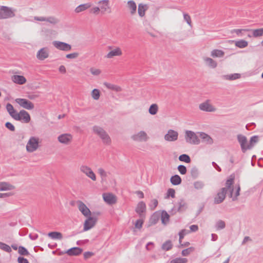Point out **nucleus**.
Returning <instances> with one entry per match:
<instances>
[{
    "label": "nucleus",
    "mask_w": 263,
    "mask_h": 263,
    "mask_svg": "<svg viewBox=\"0 0 263 263\" xmlns=\"http://www.w3.org/2000/svg\"><path fill=\"white\" fill-rule=\"evenodd\" d=\"M237 138L243 153H245L247 150L252 149L258 142V137L257 136L251 137L249 143L248 142L247 137L244 135H238Z\"/></svg>",
    "instance_id": "obj_1"
},
{
    "label": "nucleus",
    "mask_w": 263,
    "mask_h": 263,
    "mask_svg": "<svg viewBox=\"0 0 263 263\" xmlns=\"http://www.w3.org/2000/svg\"><path fill=\"white\" fill-rule=\"evenodd\" d=\"M92 130L95 134L100 137L104 143L106 144L110 143L111 139L109 136L102 127L95 125L92 127Z\"/></svg>",
    "instance_id": "obj_2"
},
{
    "label": "nucleus",
    "mask_w": 263,
    "mask_h": 263,
    "mask_svg": "<svg viewBox=\"0 0 263 263\" xmlns=\"http://www.w3.org/2000/svg\"><path fill=\"white\" fill-rule=\"evenodd\" d=\"M185 140L188 143L197 145L200 143V140L197 135L193 131L186 130Z\"/></svg>",
    "instance_id": "obj_3"
},
{
    "label": "nucleus",
    "mask_w": 263,
    "mask_h": 263,
    "mask_svg": "<svg viewBox=\"0 0 263 263\" xmlns=\"http://www.w3.org/2000/svg\"><path fill=\"white\" fill-rule=\"evenodd\" d=\"M39 138L36 137H31L27 143L26 150L29 153H32L39 147Z\"/></svg>",
    "instance_id": "obj_4"
},
{
    "label": "nucleus",
    "mask_w": 263,
    "mask_h": 263,
    "mask_svg": "<svg viewBox=\"0 0 263 263\" xmlns=\"http://www.w3.org/2000/svg\"><path fill=\"white\" fill-rule=\"evenodd\" d=\"M187 208V203L185 200L183 198L180 199L172 209L171 211L172 214H175L176 212H183L186 210Z\"/></svg>",
    "instance_id": "obj_5"
},
{
    "label": "nucleus",
    "mask_w": 263,
    "mask_h": 263,
    "mask_svg": "<svg viewBox=\"0 0 263 263\" xmlns=\"http://www.w3.org/2000/svg\"><path fill=\"white\" fill-rule=\"evenodd\" d=\"M15 10L7 6L1 7V20L11 18L15 16Z\"/></svg>",
    "instance_id": "obj_6"
},
{
    "label": "nucleus",
    "mask_w": 263,
    "mask_h": 263,
    "mask_svg": "<svg viewBox=\"0 0 263 263\" xmlns=\"http://www.w3.org/2000/svg\"><path fill=\"white\" fill-rule=\"evenodd\" d=\"M15 101L22 107L28 110L33 109L34 107V104L26 99L16 98Z\"/></svg>",
    "instance_id": "obj_7"
},
{
    "label": "nucleus",
    "mask_w": 263,
    "mask_h": 263,
    "mask_svg": "<svg viewBox=\"0 0 263 263\" xmlns=\"http://www.w3.org/2000/svg\"><path fill=\"white\" fill-rule=\"evenodd\" d=\"M80 171L84 174L87 177L90 178L93 181H96V176L92 169L87 165H82L80 167Z\"/></svg>",
    "instance_id": "obj_8"
},
{
    "label": "nucleus",
    "mask_w": 263,
    "mask_h": 263,
    "mask_svg": "<svg viewBox=\"0 0 263 263\" xmlns=\"http://www.w3.org/2000/svg\"><path fill=\"white\" fill-rule=\"evenodd\" d=\"M52 44L56 48L62 51H69L71 49V46L65 42L53 41Z\"/></svg>",
    "instance_id": "obj_9"
},
{
    "label": "nucleus",
    "mask_w": 263,
    "mask_h": 263,
    "mask_svg": "<svg viewBox=\"0 0 263 263\" xmlns=\"http://www.w3.org/2000/svg\"><path fill=\"white\" fill-rule=\"evenodd\" d=\"M131 138L135 141L141 142V141H146L148 137L147 136V134L144 131H140L137 134L133 135Z\"/></svg>",
    "instance_id": "obj_10"
},
{
    "label": "nucleus",
    "mask_w": 263,
    "mask_h": 263,
    "mask_svg": "<svg viewBox=\"0 0 263 263\" xmlns=\"http://www.w3.org/2000/svg\"><path fill=\"white\" fill-rule=\"evenodd\" d=\"M178 132L173 129H169L164 137L165 140L169 142L175 141L178 139Z\"/></svg>",
    "instance_id": "obj_11"
},
{
    "label": "nucleus",
    "mask_w": 263,
    "mask_h": 263,
    "mask_svg": "<svg viewBox=\"0 0 263 263\" xmlns=\"http://www.w3.org/2000/svg\"><path fill=\"white\" fill-rule=\"evenodd\" d=\"M227 192V188L222 187L220 191L218 192L216 197H215L214 203L219 204L222 202L226 198V195Z\"/></svg>",
    "instance_id": "obj_12"
},
{
    "label": "nucleus",
    "mask_w": 263,
    "mask_h": 263,
    "mask_svg": "<svg viewBox=\"0 0 263 263\" xmlns=\"http://www.w3.org/2000/svg\"><path fill=\"white\" fill-rule=\"evenodd\" d=\"M6 109L8 112L10 116L15 120L20 119L19 116V112H17L16 110L14 109L13 106L10 103H7L6 105Z\"/></svg>",
    "instance_id": "obj_13"
},
{
    "label": "nucleus",
    "mask_w": 263,
    "mask_h": 263,
    "mask_svg": "<svg viewBox=\"0 0 263 263\" xmlns=\"http://www.w3.org/2000/svg\"><path fill=\"white\" fill-rule=\"evenodd\" d=\"M34 20L41 22L46 21L52 25L57 24L59 22V20L54 16H49L48 17L44 16H34Z\"/></svg>",
    "instance_id": "obj_14"
},
{
    "label": "nucleus",
    "mask_w": 263,
    "mask_h": 263,
    "mask_svg": "<svg viewBox=\"0 0 263 263\" xmlns=\"http://www.w3.org/2000/svg\"><path fill=\"white\" fill-rule=\"evenodd\" d=\"M209 100L201 103L199 108L201 110L206 111V112H214L216 110V108L209 103Z\"/></svg>",
    "instance_id": "obj_15"
},
{
    "label": "nucleus",
    "mask_w": 263,
    "mask_h": 263,
    "mask_svg": "<svg viewBox=\"0 0 263 263\" xmlns=\"http://www.w3.org/2000/svg\"><path fill=\"white\" fill-rule=\"evenodd\" d=\"M97 219L96 218L89 216L84 224V231H86L91 229L96 224Z\"/></svg>",
    "instance_id": "obj_16"
},
{
    "label": "nucleus",
    "mask_w": 263,
    "mask_h": 263,
    "mask_svg": "<svg viewBox=\"0 0 263 263\" xmlns=\"http://www.w3.org/2000/svg\"><path fill=\"white\" fill-rule=\"evenodd\" d=\"M77 203L79 210L84 216L88 217L90 215L91 212L90 210L82 201H78Z\"/></svg>",
    "instance_id": "obj_17"
},
{
    "label": "nucleus",
    "mask_w": 263,
    "mask_h": 263,
    "mask_svg": "<svg viewBox=\"0 0 263 263\" xmlns=\"http://www.w3.org/2000/svg\"><path fill=\"white\" fill-rule=\"evenodd\" d=\"M58 139L59 142L64 144H68L71 141L72 136L70 134H63L60 135Z\"/></svg>",
    "instance_id": "obj_18"
},
{
    "label": "nucleus",
    "mask_w": 263,
    "mask_h": 263,
    "mask_svg": "<svg viewBox=\"0 0 263 263\" xmlns=\"http://www.w3.org/2000/svg\"><path fill=\"white\" fill-rule=\"evenodd\" d=\"M19 116L20 117V119L17 120V121H20L23 123H28L30 121V116L29 113L26 110L23 109L20 110L19 112Z\"/></svg>",
    "instance_id": "obj_19"
},
{
    "label": "nucleus",
    "mask_w": 263,
    "mask_h": 263,
    "mask_svg": "<svg viewBox=\"0 0 263 263\" xmlns=\"http://www.w3.org/2000/svg\"><path fill=\"white\" fill-rule=\"evenodd\" d=\"M122 54V51L120 47H116L115 48L109 51L105 57L108 59H111L116 56H121Z\"/></svg>",
    "instance_id": "obj_20"
},
{
    "label": "nucleus",
    "mask_w": 263,
    "mask_h": 263,
    "mask_svg": "<svg viewBox=\"0 0 263 263\" xmlns=\"http://www.w3.org/2000/svg\"><path fill=\"white\" fill-rule=\"evenodd\" d=\"M103 199L104 201L109 204H112L116 202V197L112 194H103Z\"/></svg>",
    "instance_id": "obj_21"
},
{
    "label": "nucleus",
    "mask_w": 263,
    "mask_h": 263,
    "mask_svg": "<svg viewBox=\"0 0 263 263\" xmlns=\"http://www.w3.org/2000/svg\"><path fill=\"white\" fill-rule=\"evenodd\" d=\"M234 177L231 176V177L228 179L226 182V187L227 188V191H229V197L230 198L232 197L233 193V187H232L231 186L234 183Z\"/></svg>",
    "instance_id": "obj_22"
},
{
    "label": "nucleus",
    "mask_w": 263,
    "mask_h": 263,
    "mask_svg": "<svg viewBox=\"0 0 263 263\" xmlns=\"http://www.w3.org/2000/svg\"><path fill=\"white\" fill-rule=\"evenodd\" d=\"M146 211V204L143 201L139 202L136 208V212L140 217H142V214Z\"/></svg>",
    "instance_id": "obj_23"
},
{
    "label": "nucleus",
    "mask_w": 263,
    "mask_h": 263,
    "mask_svg": "<svg viewBox=\"0 0 263 263\" xmlns=\"http://www.w3.org/2000/svg\"><path fill=\"white\" fill-rule=\"evenodd\" d=\"M48 51L46 48H43L39 50L36 57L40 60H44L48 57Z\"/></svg>",
    "instance_id": "obj_24"
},
{
    "label": "nucleus",
    "mask_w": 263,
    "mask_h": 263,
    "mask_svg": "<svg viewBox=\"0 0 263 263\" xmlns=\"http://www.w3.org/2000/svg\"><path fill=\"white\" fill-rule=\"evenodd\" d=\"M83 250L79 247H73L68 250L66 253L69 256H77L82 253Z\"/></svg>",
    "instance_id": "obj_25"
},
{
    "label": "nucleus",
    "mask_w": 263,
    "mask_h": 263,
    "mask_svg": "<svg viewBox=\"0 0 263 263\" xmlns=\"http://www.w3.org/2000/svg\"><path fill=\"white\" fill-rule=\"evenodd\" d=\"M200 134V137L203 142L206 144H212L213 143L212 138L208 134L205 133L201 132Z\"/></svg>",
    "instance_id": "obj_26"
},
{
    "label": "nucleus",
    "mask_w": 263,
    "mask_h": 263,
    "mask_svg": "<svg viewBox=\"0 0 263 263\" xmlns=\"http://www.w3.org/2000/svg\"><path fill=\"white\" fill-rule=\"evenodd\" d=\"M12 81L16 84L22 85L26 83V79L23 76L14 75L12 77Z\"/></svg>",
    "instance_id": "obj_27"
},
{
    "label": "nucleus",
    "mask_w": 263,
    "mask_h": 263,
    "mask_svg": "<svg viewBox=\"0 0 263 263\" xmlns=\"http://www.w3.org/2000/svg\"><path fill=\"white\" fill-rule=\"evenodd\" d=\"M109 0H102L98 2V4L100 5V10H101L102 13H104L107 11L108 9H109Z\"/></svg>",
    "instance_id": "obj_28"
},
{
    "label": "nucleus",
    "mask_w": 263,
    "mask_h": 263,
    "mask_svg": "<svg viewBox=\"0 0 263 263\" xmlns=\"http://www.w3.org/2000/svg\"><path fill=\"white\" fill-rule=\"evenodd\" d=\"M91 6V4L89 3H85L83 4L80 5L78 7H77L74 10V12L77 13H79L81 12H83L87 10V9L90 8Z\"/></svg>",
    "instance_id": "obj_29"
},
{
    "label": "nucleus",
    "mask_w": 263,
    "mask_h": 263,
    "mask_svg": "<svg viewBox=\"0 0 263 263\" xmlns=\"http://www.w3.org/2000/svg\"><path fill=\"white\" fill-rule=\"evenodd\" d=\"M15 187L13 185L6 182H0V191H8L14 189Z\"/></svg>",
    "instance_id": "obj_30"
},
{
    "label": "nucleus",
    "mask_w": 263,
    "mask_h": 263,
    "mask_svg": "<svg viewBox=\"0 0 263 263\" xmlns=\"http://www.w3.org/2000/svg\"><path fill=\"white\" fill-rule=\"evenodd\" d=\"M104 85L105 86V87L107 88L108 89L112 90L116 92H120L122 91L121 87L116 85H114L107 82H104Z\"/></svg>",
    "instance_id": "obj_31"
},
{
    "label": "nucleus",
    "mask_w": 263,
    "mask_h": 263,
    "mask_svg": "<svg viewBox=\"0 0 263 263\" xmlns=\"http://www.w3.org/2000/svg\"><path fill=\"white\" fill-rule=\"evenodd\" d=\"M127 6L130 10L131 15L135 14L137 10V6L135 2L134 1H129L127 2Z\"/></svg>",
    "instance_id": "obj_32"
},
{
    "label": "nucleus",
    "mask_w": 263,
    "mask_h": 263,
    "mask_svg": "<svg viewBox=\"0 0 263 263\" xmlns=\"http://www.w3.org/2000/svg\"><path fill=\"white\" fill-rule=\"evenodd\" d=\"M148 9V6L146 5L140 4L138 6V12L140 17H143L145 15V13Z\"/></svg>",
    "instance_id": "obj_33"
},
{
    "label": "nucleus",
    "mask_w": 263,
    "mask_h": 263,
    "mask_svg": "<svg viewBox=\"0 0 263 263\" xmlns=\"http://www.w3.org/2000/svg\"><path fill=\"white\" fill-rule=\"evenodd\" d=\"M161 219L162 223L166 225L170 220V215L166 211L163 210L161 212Z\"/></svg>",
    "instance_id": "obj_34"
},
{
    "label": "nucleus",
    "mask_w": 263,
    "mask_h": 263,
    "mask_svg": "<svg viewBox=\"0 0 263 263\" xmlns=\"http://www.w3.org/2000/svg\"><path fill=\"white\" fill-rule=\"evenodd\" d=\"M181 178L178 175H175L171 177L170 181L173 185H178L181 183Z\"/></svg>",
    "instance_id": "obj_35"
},
{
    "label": "nucleus",
    "mask_w": 263,
    "mask_h": 263,
    "mask_svg": "<svg viewBox=\"0 0 263 263\" xmlns=\"http://www.w3.org/2000/svg\"><path fill=\"white\" fill-rule=\"evenodd\" d=\"M49 237L53 239L61 240L63 236L61 233L58 232H51L48 234Z\"/></svg>",
    "instance_id": "obj_36"
},
{
    "label": "nucleus",
    "mask_w": 263,
    "mask_h": 263,
    "mask_svg": "<svg viewBox=\"0 0 263 263\" xmlns=\"http://www.w3.org/2000/svg\"><path fill=\"white\" fill-rule=\"evenodd\" d=\"M224 55V51L219 49H214L211 52V56L213 58H221Z\"/></svg>",
    "instance_id": "obj_37"
},
{
    "label": "nucleus",
    "mask_w": 263,
    "mask_h": 263,
    "mask_svg": "<svg viewBox=\"0 0 263 263\" xmlns=\"http://www.w3.org/2000/svg\"><path fill=\"white\" fill-rule=\"evenodd\" d=\"M204 60L209 67L212 68H214L217 67V62L212 59L210 58H205Z\"/></svg>",
    "instance_id": "obj_38"
},
{
    "label": "nucleus",
    "mask_w": 263,
    "mask_h": 263,
    "mask_svg": "<svg viewBox=\"0 0 263 263\" xmlns=\"http://www.w3.org/2000/svg\"><path fill=\"white\" fill-rule=\"evenodd\" d=\"M235 45L236 47L243 48L246 47L248 45V42L243 40H240L235 41Z\"/></svg>",
    "instance_id": "obj_39"
},
{
    "label": "nucleus",
    "mask_w": 263,
    "mask_h": 263,
    "mask_svg": "<svg viewBox=\"0 0 263 263\" xmlns=\"http://www.w3.org/2000/svg\"><path fill=\"white\" fill-rule=\"evenodd\" d=\"M252 32V36L254 37L261 36L263 35V28L253 29L250 31Z\"/></svg>",
    "instance_id": "obj_40"
},
{
    "label": "nucleus",
    "mask_w": 263,
    "mask_h": 263,
    "mask_svg": "<svg viewBox=\"0 0 263 263\" xmlns=\"http://www.w3.org/2000/svg\"><path fill=\"white\" fill-rule=\"evenodd\" d=\"M158 111V106L157 104H152L148 109L149 113L152 115H155Z\"/></svg>",
    "instance_id": "obj_41"
},
{
    "label": "nucleus",
    "mask_w": 263,
    "mask_h": 263,
    "mask_svg": "<svg viewBox=\"0 0 263 263\" xmlns=\"http://www.w3.org/2000/svg\"><path fill=\"white\" fill-rule=\"evenodd\" d=\"M251 29H235L232 30V33H235L238 36H242L243 35V32H248L250 31Z\"/></svg>",
    "instance_id": "obj_42"
},
{
    "label": "nucleus",
    "mask_w": 263,
    "mask_h": 263,
    "mask_svg": "<svg viewBox=\"0 0 263 263\" xmlns=\"http://www.w3.org/2000/svg\"><path fill=\"white\" fill-rule=\"evenodd\" d=\"M223 77L228 80H234L239 79L240 77V74L234 73L229 75H224Z\"/></svg>",
    "instance_id": "obj_43"
},
{
    "label": "nucleus",
    "mask_w": 263,
    "mask_h": 263,
    "mask_svg": "<svg viewBox=\"0 0 263 263\" xmlns=\"http://www.w3.org/2000/svg\"><path fill=\"white\" fill-rule=\"evenodd\" d=\"M179 160L180 161L184 162L185 163H190L191 161L190 156L187 154H182L179 156Z\"/></svg>",
    "instance_id": "obj_44"
},
{
    "label": "nucleus",
    "mask_w": 263,
    "mask_h": 263,
    "mask_svg": "<svg viewBox=\"0 0 263 263\" xmlns=\"http://www.w3.org/2000/svg\"><path fill=\"white\" fill-rule=\"evenodd\" d=\"M173 245L171 240L165 241L162 246V249L165 251H168L172 248Z\"/></svg>",
    "instance_id": "obj_45"
},
{
    "label": "nucleus",
    "mask_w": 263,
    "mask_h": 263,
    "mask_svg": "<svg viewBox=\"0 0 263 263\" xmlns=\"http://www.w3.org/2000/svg\"><path fill=\"white\" fill-rule=\"evenodd\" d=\"M0 249L8 252L10 253L12 250L11 248L8 245L0 241Z\"/></svg>",
    "instance_id": "obj_46"
},
{
    "label": "nucleus",
    "mask_w": 263,
    "mask_h": 263,
    "mask_svg": "<svg viewBox=\"0 0 263 263\" xmlns=\"http://www.w3.org/2000/svg\"><path fill=\"white\" fill-rule=\"evenodd\" d=\"M159 219V215L158 214L155 213H154L150 218V222L152 224H155L157 223Z\"/></svg>",
    "instance_id": "obj_47"
},
{
    "label": "nucleus",
    "mask_w": 263,
    "mask_h": 263,
    "mask_svg": "<svg viewBox=\"0 0 263 263\" xmlns=\"http://www.w3.org/2000/svg\"><path fill=\"white\" fill-rule=\"evenodd\" d=\"M215 227L217 230L223 229L226 227V223L224 221L219 220L216 222Z\"/></svg>",
    "instance_id": "obj_48"
},
{
    "label": "nucleus",
    "mask_w": 263,
    "mask_h": 263,
    "mask_svg": "<svg viewBox=\"0 0 263 263\" xmlns=\"http://www.w3.org/2000/svg\"><path fill=\"white\" fill-rule=\"evenodd\" d=\"M194 186L196 190H201L204 186V184L202 181H197L194 183Z\"/></svg>",
    "instance_id": "obj_49"
},
{
    "label": "nucleus",
    "mask_w": 263,
    "mask_h": 263,
    "mask_svg": "<svg viewBox=\"0 0 263 263\" xmlns=\"http://www.w3.org/2000/svg\"><path fill=\"white\" fill-rule=\"evenodd\" d=\"M187 259L185 258H176L172 260L170 263H186Z\"/></svg>",
    "instance_id": "obj_50"
},
{
    "label": "nucleus",
    "mask_w": 263,
    "mask_h": 263,
    "mask_svg": "<svg viewBox=\"0 0 263 263\" xmlns=\"http://www.w3.org/2000/svg\"><path fill=\"white\" fill-rule=\"evenodd\" d=\"M98 173L100 175L102 180L105 179L107 176V173L102 167H100L98 169Z\"/></svg>",
    "instance_id": "obj_51"
},
{
    "label": "nucleus",
    "mask_w": 263,
    "mask_h": 263,
    "mask_svg": "<svg viewBox=\"0 0 263 263\" xmlns=\"http://www.w3.org/2000/svg\"><path fill=\"white\" fill-rule=\"evenodd\" d=\"M91 96L93 99L98 100L100 96L99 90L97 89H94L91 92Z\"/></svg>",
    "instance_id": "obj_52"
},
{
    "label": "nucleus",
    "mask_w": 263,
    "mask_h": 263,
    "mask_svg": "<svg viewBox=\"0 0 263 263\" xmlns=\"http://www.w3.org/2000/svg\"><path fill=\"white\" fill-rule=\"evenodd\" d=\"M158 204V200L156 199L152 200L149 204V207L151 210H154Z\"/></svg>",
    "instance_id": "obj_53"
},
{
    "label": "nucleus",
    "mask_w": 263,
    "mask_h": 263,
    "mask_svg": "<svg viewBox=\"0 0 263 263\" xmlns=\"http://www.w3.org/2000/svg\"><path fill=\"white\" fill-rule=\"evenodd\" d=\"M191 174L192 177L194 179L198 177V174H199L198 168L195 166L193 167L191 170Z\"/></svg>",
    "instance_id": "obj_54"
},
{
    "label": "nucleus",
    "mask_w": 263,
    "mask_h": 263,
    "mask_svg": "<svg viewBox=\"0 0 263 263\" xmlns=\"http://www.w3.org/2000/svg\"><path fill=\"white\" fill-rule=\"evenodd\" d=\"M18 253L22 255H29V252L28 250L23 246H20L18 247Z\"/></svg>",
    "instance_id": "obj_55"
},
{
    "label": "nucleus",
    "mask_w": 263,
    "mask_h": 263,
    "mask_svg": "<svg viewBox=\"0 0 263 263\" xmlns=\"http://www.w3.org/2000/svg\"><path fill=\"white\" fill-rule=\"evenodd\" d=\"M178 170L181 175H185L186 173V167L183 165H180L178 166Z\"/></svg>",
    "instance_id": "obj_56"
},
{
    "label": "nucleus",
    "mask_w": 263,
    "mask_h": 263,
    "mask_svg": "<svg viewBox=\"0 0 263 263\" xmlns=\"http://www.w3.org/2000/svg\"><path fill=\"white\" fill-rule=\"evenodd\" d=\"M193 251V248L192 247L189 248L187 249L183 250L182 251V255L183 256H186L189 255L192 251Z\"/></svg>",
    "instance_id": "obj_57"
},
{
    "label": "nucleus",
    "mask_w": 263,
    "mask_h": 263,
    "mask_svg": "<svg viewBox=\"0 0 263 263\" xmlns=\"http://www.w3.org/2000/svg\"><path fill=\"white\" fill-rule=\"evenodd\" d=\"M183 18L184 21L187 23V24L190 26H192V21L190 16L188 14L184 13Z\"/></svg>",
    "instance_id": "obj_58"
},
{
    "label": "nucleus",
    "mask_w": 263,
    "mask_h": 263,
    "mask_svg": "<svg viewBox=\"0 0 263 263\" xmlns=\"http://www.w3.org/2000/svg\"><path fill=\"white\" fill-rule=\"evenodd\" d=\"M188 233V231L185 229L181 230L179 233V242L181 243L182 239L183 238L184 236Z\"/></svg>",
    "instance_id": "obj_59"
},
{
    "label": "nucleus",
    "mask_w": 263,
    "mask_h": 263,
    "mask_svg": "<svg viewBox=\"0 0 263 263\" xmlns=\"http://www.w3.org/2000/svg\"><path fill=\"white\" fill-rule=\"evenodd\" d=\"M167 197L171 196L172 198H175V191L173 189H169L167 191Z\"/></svg>",
    "instance_id": "obj_60"
},
{
    "label": "nucleus",
    "mask_w": 263,
    "mask_h": 263,
    "mask_svg": "<svg viewBox=\"0 0 263 263\" xmlns=\"http://www.w3.org/2000/svg\"><path fill=\"white\" fill-rule=\"evenodd\" d=\"M90 71L91 74L94 75V76H98L101 72V70L100 69H96V68H91L90 69Z\"/></svg>",
    "instance_id": "obj_61"
},
{
    "label": "nucleus",
    "mask_w": 263,
    "mask_h": 263,
    "mask_svg": "<svg viewBox=\"0 0 263 263\" xmlns=\"http://www.w3.org/2000/svg\"><path fill=\"white\" fill-rule=\"evenodd\" d=\"M5 126L6 128H7L12 132H14L15 130L14 126L9 122H7L5 123Z\"/></svg>",
    "instance_id": "obj_62"
},
{
    "label": "nucleus",
    "mask_w": 263,
    "mask_h": 263,
    "mask_svg": "<svg viewBox=\"0 0 263 263\" xmlns=\"http://www.w3.org/2000/svg\"><path fill=\"white\" fill-rule=\"evenodd\" d=\"M79 54L78 52H73L69 54H67L66 55L67 59H76L79 56Z\"/></svg>",
    "instance_id": "obj_63"
},
{
    "label": "nucleus",
    "mask_w": 263,
    "mask_h": 263,
    "mask_svg": "<svg viewBox=\"0 0 263 263\" xmlns=\"http://www.w3.org/2000/svg\"><path fill=\"white\" fill-rule=\"evenodd\" d=\"M100 11V9L99 7H95L92 8L90 10L89 12L90 13H93V14H99Z\"/></svg>",
    "instance_id": "obj_64"
}]
</instances>
